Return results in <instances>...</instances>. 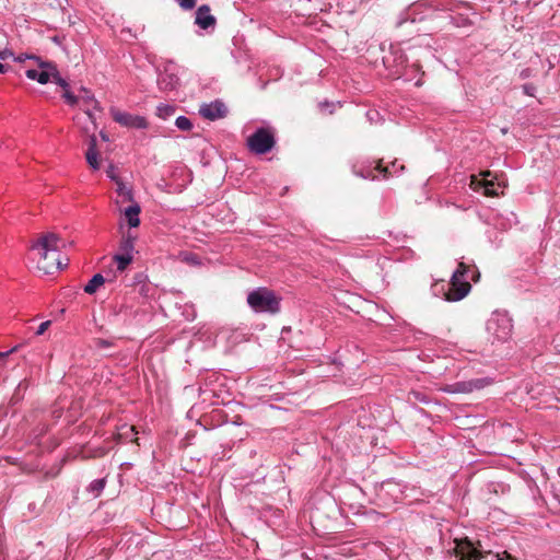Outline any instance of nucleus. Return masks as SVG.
<instances>
[{
  "label": "nucleus",
  "instance_id": "nucleus-1",
  "mask_svg": "<svg viewBox=\"0 0 560 560\" xmlns=\"http://www.w3.org/2000/svg\"><path fill=\"white\" fill-rule=\"evenodd\" d=\"M468 277L474 281H478L480 273L476 267L470 268V266L460 261L453 271L450 281L436 280L431 285L432 294L448 302L460 301L471 290L470 283L466 280Z\"/></svg>",
  "mask_w": 560,
  "mask_h": 560
},
{
  "label": "nucleus",
  "instance_id": "nucleus-2",
  "mask_svg": "<svg viewBox=\"0 0 560 560\" xmlns=\"http://www.w3.org/2000/svg\"><path fill=\"white\" fill-rule=\"evenodd\" d=\"M65 246L63 241L55 233L48 232L42 234L37 241L32 245L33 250H37L42 260H46L49 255L52 256L51 264H44L43 266H38L39 269L44 270L46 275L54 273V270L60 271L68 265V259L66 262H62L59 258L60 247ZM40 260L38 265H40Z\"/></svg>",
  "mask_w": 560,
  "mask_h": 560
},
{
  "label": "nucleus",
  "instance_id": "nucleus-3",
  "mask_svg": "<svg viewBox=\"0 0 560 560\" xmlns=\"http://www.w3.org/2000/svg\"><path fill=\"white\" fill-rule=\"evenodd\" d=\"M405 170L402 164L397 160L393 161L389 165L384 166L382 160L364 159L357 161L352 165V173L363 179H387L395 175L400 174Z\"/></svg>",
  "mask_w": 560,
  "mask_h": 560
},
{
  "label": "nucleus",
  "instance_id": "nucleus-4",
  "mask_svg": "<svg viewBox=\"0 0 560 560\" xmlns=\"http://www.w3.org/2000/svg\"><path fill=\"white\" fill-rule=\"evenodd\" d=\"M382 61L389 75L397 79L402 78L405 81H412V78L408 74L409 69L419 68L418 61L409 63L404 49L394 44H390L388 51L382 57Z\"/></svg>",
  "mask_w": 560,
  "mask_h": 560
},
{
  "label": "nucleus",
  "instance_id": "nucleus-5",
  "mask_svg": "<svg viewBox=\"0 0 560 560\" xmlns=\"http://www.w3.org/2000/svg\"><path fill=\"white\" fill-rule=\"evenodd\" d=\"M279 298L272 290L260 287L247 294V304L255 313H267L275 315L280 312Z\"/></svg>",
  "mask_w": 560,
  "mask_h": 560
},
{
  "label": "nucleus",
  "instance_id": "nucleus-6",
  "mask_svg": "<svg viewBox=\"0 0 560 560\" xmlns=\"http://www.w3.org/2000/svg\"><path fill=\"white\" fill-rule=\"evenodd\" d=\"M469 187L475 191H481L487 197H498L503 194L506 183L500 180L491 171H485L479 175L470 176Z\"/></svg>",
  "mask_w": 560,
  "mask_h": 560
},
{
  "label": "nucleus",
  "instance_id": "nucleus-7",
  "mask_svg": "<svg viewBox=\"0 0 560 560\" xmlns=\"http://www.w3.org/2000/svg\"><path fill=\"white\" fill-rule=\"evenodd\" d=\"M372 419L364 416V420H361V416H358V428L359 432H352V434L358 435L362 443V446H358L360 453H373L380 452L382 448H385L384 443L378 446L380 438L375 434L372 428Z\"/></svg>",
  "mask_w": 560,
  "mask_h": 560
},
{
  "label": "nucleus",
  "instance_id": "nucleus-8",
  "mask_svg": "<svg viewBox=\"0 0 560 560\" xmlns=\"http://www.w3.org/2000/svg\"><path fill=\"white\" fill-rule=\"evenodd\" d=\"M486 329L498 341H506L513 330V322L508 312L494 311L487 320Z\"/></svg>",
  "mask_w": 560,
  "mask_h": 560
},
{
  "label": "nucleus",
  "instance_id": "nucleus-9",
  "mask_svg": "<svg viewBox=\"0 0 560 560\" xmlns=\"http://www.w3.org/2000/svg\"><path fill=\"white\" fill-rule=\"evenodd\" d=\"M276 144V132L271 127H259L247 138L248 149L259 155L272 150Z\"/></svg>",
  "mask_w": 560,
  "mask_h": 560
},
{
  "label": "nucleus",
  "instance_id": "nucleus-10",
  "mask_svg": "<svg viewBox=\"0 0 560 560\" xmlns=\"http://www.w3.org/2000/svg\"><path fill=\"white\" fill-rule=\"evenodd\" d=\"M404 489L405 487L400 482L387 479L380 485L376 494L384 504H390L404 499Z\"/></svg>",
  "mask_w": 560,
  "mask_h": 560
},
{
  "label": "nucleus",
  "instance_id": "nucleus-11",
  "mask_svg": "<svg viewBox=\"0 0 560 560\" xmlns=\"http://www.w3.org/2000/svg\"><path fill=\"white\" fill-rule=\"evenodd\" d=\"M492 383L490 377H478L468 381H459L446 385L443 390L447 394H468L480 390Z\"/></svg>",
  "mask_w": 560,
  "mask_h": 560
},
{
  "label": "nucleus",
  "instance_id": "nucleus-12",
  "mask_svg": "<svg viewBox=\"0 0 560 560\" xmlns=\"http://www.w3.org/2000/svg\"><path fill=\"white\" fill-rule=\"evenodd\" d=\"M421 4L413 3L402 10L396 18L395 26L397 28L407 27L409 33H412L413 25L424 20V15L420 11Z\"/></svg>",
  "mask_w": 560,
  "mask_h": 560
},
{
  "label": "nucleus",
  "instance_id": "nucleus-13",
  "mask_svg": "<svg viewBox=\"0 0 560 560\" xmlns=\"http://www.w3.org/2000/svg\"><path fill=\"white\" fill-rule=\"evenodd\" d=\"M112 117L114 121L119 124L120 126L132 128V129H147L148 121L145 117L140 115H132L127 112H121L119 109L112 108L110 109Z\"/></svg>",
  "mask_w": 560,
  "mask_h": 560
},
{
  "label": "nucleus",
  "instance_id": "nucleus-14",
  "mask_svg": "<svg viewBox=\"0 0 560 560\" xmlns=\"http://www.w3.org/2000/svg\"><path fill=\"white\" fill-rule=\"evenodd\" d=\"M156 83L159 90L162 92L175 91L179 85V78L174 72L173 65L170 63L159 71Z\"/></svg>",
  "mask_w": 560,
  "mask_h": 560
},
{
  "label": "nucleus",
  "instance_id": "nucleus-15",
  "mask_svg": "<svg viewBox=\"0 0 560 560\" xmlns=\"http://www.w3.org/2000/svg\"><path fill=\"white\" fill-rule=\"evenodd\" d=\"M454 551L457 560L483 559L481 551L477 547H475V545L467 538L458 541L454 548Z\"/></svg>",
  "mask_w": 560,
  "mask_h": 560
},
{
  "label": "nucleus",
  "instance_id": "nucleus-16",
  "mask_svg": "<svg viewBox=\"0 0 560 560\" xmlns=\"http://www.w3.org/2000/svg\"><path fill=\"white\" fill-rule=\"evenodd\" d=\"M199 114L209 120H217L223 118L228 114V108L222 101H214L208 104H202L199 108Z\"/></svg>",
  "mask_w": 560,
  "mask_h": 560
},
{
  "label": "nucleus",
  "instance_id": "nucleus-17",
  "mask_svg": "<svg viewBox=\"0 0 560 560\" xmlns=\"http://www.w3.org/2000/svg\"><path fill=\"white\" fill-rule=\"evenodd\" d=\"M195 23L205 31L214 28L217 20L211 14V10L208 4H202L197 9Z\"/></svg>",
  "mask_w": 560,
  "mask_h": 560
},
{
  "label": "nucleus",
  "instance_id": "nucleus-18",
  "mask_svg": "<svg viewBox=\"0 0 560 560\" xmlns=\"http://www.w3.org/2000/svg\"><path fill=\"white\" fill-rule=\"evenodd\" d=\"M78 96L79 102H82V104L85 106V108H83L84 113L92 121H94L95 118L90 108V105H93V109L101 110L100 103L94 98V95L91 93V91L83 86L80 89V95Z\"/></svg>",
  "mask_w": 560,
  "mask_h": 560
},
{
  "label": "nucleus",
  "instance_id": "nucleus-19",
  "mask_svg": "<svg viewBox=\"0 0 560 560\" xmlns=\"http://www.w3.org/2000/svg\"><path fill=\"white\" fill-rule=\"evenodd\" d=\"M97 145V139L94 133L89 136L88 139V150L85 152L86 162L93 170L100 168V160H98V152L96 149Z\"/></svg>",
  "mask_w": 560,
  "mask_h": 560
},
{
  "label": "nucleus",
  "instance_id": "nucleus-20",
  "mask_svg": "<svg viewBox=\"0 0 560 560\" xmlns=\"http://www.w3.org/2000/svg\"><path fill=\"white\" fill-rule=\"evenodd\" d=\"M39 69H28L26 70L25 72V75L30 79V80H34V81H37L38 83L40 84H46L50 81L51 79V74L50 72H52V70L50 69V67H38Z\"/></svg>",
  "mask_w": 560,
  "mask_h": 560
},
{
  "label": "nucleus",
  "instance_id": "nucleus-21",
  "mask_svg": "<svg viewBox=\"0 0 560 560\" xmlns=\"http://www.w3.org/2000/svg\"><path fill=\"white\" fill-rule=\"evenodd\" d=\"M352 104H355L354 116L357 118L365 117L370 124H376L381 120V115L378 110L374 108L365 109L360 104H357V101L353 97Z\"/></svg>",
  "mask_w": 560,
  "mask_h": 560
},
{
  "label": "nucleus",
  "instance_id": "nucleus-22",
  "mask_svg": "<svg viewBox=\"0 0 560 560\" xmlns=\"http://www.w3.org/2000/svg\"><path fill=\"white\" fill-rule=\"evenodd\" d=\"M43 66L44 67H50V69L52 70V72H50V74H51V79L50 80H52L57 85H59L63 90V92L66 90H69L68 81L60 75V73H59L55 62H52V61H40L39 67H43Z\"/></svg>",
  "mask_w": 560,
  "mask_h": 560
},
{
  "label": "nucleus",
  "instance_id": "nucleus-23",
  "mask_svg": "<svg viewBox=\"0 0 560 560\" xmlns=\"http://www.w3.org/2000/svg\"><path fill=\"white\" fill-rule=\"evenodd\" d=\"M141 208L138 203H133L125 209V217L127 219L128 225L130 228H137L140 224V214Z\"/></svg>",
  "mask_w": 560,
  "mask_h": 560
},
{
  "label": "nucleus",
  "instance_id": "nucleus-24",
  "mask_svg": "<svg viewBox=\"0 0 560 560\" xmlns=\"http://www.w3.org/2000/svg\"><path fill=\"white\" fill-rule=\"evenodd\" d=\"M7 459H11L9 463L12 465H20L23 470L27 472H35V471H43V468H39V463H37L33 457H31L32 463H26L24 460H21L20 457H5Z\"/></svg>",
  "mask_w": 560,
  "mask_h": 560
},
{
  "label": "nucleus",
  "instance_id": "nucleus-25",
  "mask_svg": "<svg viewBox=\"0 0 560 560\" xmlns=\"http://www.w3.org/2000/svg\"><path fill=\"white\" fill-rule=\"evenodd\" d=\"M106 279L103 277L102 273H95L90 281L84 285V292L88 294H94L97 289L104 284Z\"/></svg>",
  "mask_w": 560,
  "mask_h": 560
},
{
  "label": "nucleus",
  "instance_id": "nucleus-26",
  "mask_svg": "<svg viewBox=\"0 0 560 560\" xmlns=\"http://www.w3.org/2000/svg\"><path fill=\"white\" fill-rule=\"evenodd\" d=\"M352 513L355 515H364L372 521H376L380 514L374 509H368L362 502L358 503L357 509L354 510V505L352 504Z\"/></svg>",
  "mask_w": 560,
  "mask_h": 560
},
{
  "label": "nucleus",
  "instance_id": "nucleus-27",
  "mask_svg": "<svg viewBox=\"0 0 560 560\" xmlns=\"http://www.w3.org/2000/svg\"><path fill=\"white\" fill-rule=\"evenodd\" d=\"M176 106L175 105H170V104H160L158 107H156V115L158 117H160L161 119H168L170 117H172L175 112H176Z\"/></svg>",
  "mask_w": 560,
  "mask_h": 560
},
{
  "label": "nucleus",
  "instance_id": "nucleus-28",
  "mask_svg": "<svg viewBox=\"0 0 560 560\" xmlns=\"http://www.w3.org/2000/svg\"><path fill=\"white\" fill-rule=\"evenodd\" d=\"M408 399L410 401H419L424 405H429L433 401V398L431 396L421 390H411L408 395Z\"/></svg>",
  "mask_w": 560,
  "mask_h": 560
},
{
  "label": "nucleus",
  "instance_id": "nucleus-29",
  "mask_svg": "<svg viewBox=\"0 0 560 560\" xmlns=\"http://www.w3.org/2000/svg\"><path fill=\"white\" fill-rule=\"evenodd\" d=\"M113 259L117 264V270L124 271L126 267L132 261V255L116 254Z\"/></svg>",
  "mask_w": 560,
  "mask_h": 560
},
{
  "label": "nucleus",
  "instance_id": "nucleus-30",
  "mask_svg": "<svg viewBox=\"0 0 560 560\" xmlns=\"http://www.w3.org/2000/svg\"><path fill=\"white\" fill-rule=\"evenodd\" d=\"M106 480L105 478L94 479L88 487L89 492L94 494V497L100 495V493L105 488Z\"/></svg>",
  "mask_w": 560,
  "mask_h": 560
},
{
  "label": "nucleus",
  "instance_id": "nucleus-31",
  "mask_svg": "<svg viewBox=\"0 0 560 560\" xmlns=\"http://www.w3.org/2000/svg\"><path fill=\"white\" fill-rule=\"evenodd\" d=\"M341 103L338 101V102H329V101H324V102H320L318 104V108L322 113H328V114H332L336 109V107H341Z\"/></svg>",
  "mask_w": 560,
  "mask_h": 560
},
{
  "label": "nucleus",
  "instance_id": "nucleus-32",
  "mask_svg": "<svg viewBox=\"0 0 560 560\" xmlns=\"http://www.w3.org/2000/svg\"><path fill=\"white\" fill-rule=\"evenodd\" d=\"M175 126L183 131H189L192 128L191 120L186 116H178L175 120Z\"/></svg>",
  "mask_w": 560,
  "mask_h": 560
},
{
  "label": "nucleus",
  "instance_id": "nucleus-33",
  "mask_svg": "<svg viewBox=\"0 0 560 560\" xmlns=\"http://www.w3.org/2000/svg\"><path fill=\"white\" fill-rule=\"evenodd\" d=\"M135 291H137L140 296L147 299V298L151 296L153 288L148 279L145 282H143L141 285H139L137 289H135Z\"/></svg>",
  "mask_w": 560,
  "mask_h": 560
},
{
  "label": "nucleus",
  "instance_id": "nucleus-34",
  "mask_svg": "<svg viewBox=\"0 0 560 560\" xmlns=\"http://www.w3.org/2000/svg\"><path fill=\"white\" fill-rule=\"evenodd\" d=\"M148 280V276L144 272H137L133 275L131 282L128 284L129 287H132L133 290L137 289L139 285H141L143 282Z\"/></svg>",
  "mask_w": 560,
  "mask_h": 560
},
{
  "label": "nucleus",
  "instance_id": "nucleus-35",
  "mask_svg": "<svg viewBox=\"0 0 560 560\" xmlns=\"http://www.w3.org/2000/svg\"><path fill=\"white\" fill-rule=\"evenodd\" d=\"M120 250L122 252L121 254L131 255L133 250V238L131 236H128L121 241Z\"/></svg>",
  "mask_w": 560,
  "mask_h": 560
},
{
  "label": "nucleus",
  "instance_id": "nucleus-36",
  "mask_svg": "<svg viewBox=\"0 0 560 560\" xmlns=\"http://www.w3.org/2000/svg\"><path fill=\"white\" fill-rule=\"evenodd\" d=\"M409 77L412 78V80L420 74V77L416 80L415 85L420 88L423 84V81L421 77L424 74V72L421 70V65L419 63V68L416 67V69H409L408 71Z\"/></svg>",
  "mask_w": 560,
  "mask_h": 560
},
{
  "label": "nucleus",
  "instance_id": "nucleus-37",
  "mask_svg": "<svg viewBox=\"0 0 560 560\" xmlns=\"http://www.w3.org/2000/svg\"><path fill=\"white\" fill-rule=\"evenodd\" d=\"M62 98L70 106H75L77 104H79V96L74 95L70 90H66L62 93Z\"/></svg>",
  "mask_w": 560,
  "mask_h": 560
},
{
  "label": "nucleus",
  "instance_id": "nucleus-38",
  "mask_svg": "<svg viewBox=\"0 0 560 560\" xmlns=\"http://www.w3.org/2000/svg\"><path fill=\"white\" fill-rule=\"evenodd\" d=\"M28 59L35 60L38 66H39L40 61H44L40 57L35 56V55H28V54H20L19 56L14 57V60L20 63H22Z\"/></svg>",
  "mask_w": 560,
  "mask_h": 560
},
{
  "label": "nucleus",
  "instance_id": "nucleus-39",
  "mask_svg": "<svg viewBox=\"0 0 560 560\" xmlns=\"http://www.w3.org/2000/svg\"><path fill=\"white\" fill-rule=\"evenodd\" d=\"M95 347L97 349H107V348H112L114 346V341L112 340H108V339H103V338H97L95 339Z\"/></svg>",
  "mask_w": 560,
  "mask_h": 560
},
{
  "label": "nucleus",
  "instance_id": "nucleus-40",
  "mask_svg": "<svg viewBox=\"0 0 560 560\" xmlns=\"http://www.w3.org/2000/svg\"><path fill=\"white\" fill-rule=\"evenodd\" d=\"M27 386H28L27 380L21 381L15 388L14 397H16L18 399L22 398V396H23L22 392L26 390Z\"/></svg>",
  "mask_w": 560,
  "mask_h": 560
},
{
  "label": "nucleus",
  "instance_id": "nucleus-41",
  "mask_svg": "<svg viewBox=\"0 0 560 560\" xmlns=\"http://www.w3.org/2000/svg\"><path fill=\"white\" fill-rule=\"evenodd\" d=\"M523 93L527 96H535L536 86L533 83H525L522 85Z\"/></svg>",
  "mask_w": 560,
  "mask_h": 560
},
{
  "label": "nucleus",
  "instance_id": "nucleus-42",
  "mask_svg": "<svg viewBox=\"0 0 560 560\" xmlns=\"http://www.w3.org/2000/svg\"><path fill=\"white\" fill-rule=\"evenodd\" d=\"M365 353L358 347L355 346L354 349H352V360L355 359L360 362H365Z\"/></svg>",
  "mask_w": 560,
  "mask_h": 560
},
{
  "label": "nucleus",
  "instance_id": "nucleus-43",
  "mask_svg": "<svg viewBox=\"0 0 560 560\" xmlns=\"http://www.w3.org/2000/svg\"><path fill=\"white\" fill-rule=\"evenodd\" d=\"M178 5L184 10H191L196 5V0H177Z\"/></svg>",
  "mask_w": 560,
  "mask_h": 560
},
{
  "label": "nucleus",
  "instance_id": "nucleus-44",
  "mask_svg": "<svg viewBox=\"0 0 560 560\" xmlns=\"http://www.w3.org/2000/svg\"><path fill=\"white\" fill-rule=\"evenodd\" d=\"M50 324H51V322H50V320L43 322V323L38 326V328L36 329L35 335H36V336H40V335H43V334L46 331V329L50 326Z\"/></svg>",
  "mask_w": 560,
  "mask_h": 560
},
{
  "label": "nucleus",
  "instance_id": "nucleus-45",
  "mask_svg": "<svg viewBox=\"0 0 560 560\" xmlns=\"http://www.w3.org/2000/svg\"><path fill=\"white\" fill-rule=\"evenodd\" d=\"M63 460L60 462L59 466L58 467H54L49 470H46L44 471V476L45 477H55L59 474L60 469H61V464H62Z\"/></svg>",
  "mask_w": 560,
  "mask_h": 560
},
{
  "label": "nucleus",
  "instance_id": "nucleus-46",
  "mask_svg": "<svg viewBox=\"0 0 560 560\" xmlns=\"http://www.w3.org/2000/svg\"><path fill=\"white\" fill-rule=\"evenodd\" d=\"M128 310H129V307L127 305H125V304L115 305L114 308H113V314L115 316H118L121 313H126Z\"/></svg>",
  "mask_w": 560,
  "mask_h": 560
},
{
  "label": "nucleus",
  "instance_id": "nucleus-47",
  "mask_svg": "<svg viewBox=\"0 0 560 560\" xmlns=\"http://www.w3.org/2000/svg\"><path fill=\"white\" fill-rule=\"evenodd\" d=\"M354 295L355 294L352 292V305H357L358 306V304H363V305H365L368 307H373V305H371L369 302L362 300L360 295H357L355 300H354L353 299Z\"/></svg>",
  "mask_w": 560,
  "mask_h": 560
},
{
  "label": "nucleus",
  "instance_id": "nucleus-48",
  "mask_svg": "<svg viewBox=\"0 0 560 560\" xmlns=\"http://www.w3.org/2000/svg\"><path fill=\"white\" fill-rule=\"evenodd\" d=\"M533 75V69L530 68H524L520 71V79L525 80Z\"/></svg>",
  "mask_w": 560,
  "mask_h": 560
},
{
  "label": "nucleus",
  "instance_id": "nucleus-49",
  "mask_svg": "<svg viewBox=\"0 0 560 560\" xmlns=\"http://www.w3.org/2000/svg\"><path fill=\"white\" fill-rule=\"evenodd\" d=\"M10 57H14V54L12 52V50L5 48L3 50L0 51V59L1 60H5Z\"/></svg>",
  "mask_w": 560,
  "mask_h": 560
},
{
  "label": "nucleus",
  "instance_id": "nucleus-50",
  "mask_svg": "<svg viewBox=\"0 0 560 560\" xmlns=\"http://www.w3.org/2000/svg\"><path fill=\"white\" fill-rule=\"evenodd\" d=\"M358 494L364 495V491L362 490L361 487L352 483V499L357 498Z\"/></svg>",
  "mask_w": 560,
  "mask_h": 560
},
{
  "label": "nucleus",
  "instance_id": "nucleus-51",
  "mask_svg": "<svg viewBox=\"0 0 560 560\" xmlns=\"http://www.w3.org/2000/svg\"><path fill=\"white\" fill-rule=\"evenodd\" d=\"M185 260L188 261V262H191V264H199V258L195 254H187L185 256Z\"/></svg>",
  "mask_w": 560,
  "mask_h": 560
},
{
  "label": "nucleus",
  "instance_id": "nucleus-52",
  "mask_svg": "<svg viewBox=\"0 0 560 560\" xmlns=\"http://www.w3.org/2000/svg\"><path fill=\"white\" fill-rule=\"evenodd\" d=\"M498 560H516L511 553L504 551L502 555H498Z\"/></svg>",
  "mask_w": 560,
  "mask_h": 560
},
{
  "label": "nucleus",
  "instance_id": "nucleus-53",
  "mask_svg": "<svg viewBox=\"0 0 560 560\" xmlns=\"http://www.w3.org/2000/svg\"><path fill=\"white\" fill-rule=\"evenodd\" d=\"M16 349H18V347H14V348L10 349L9 351L0 352V358H4V357L9 355L10 353L15 352Z\"/></svg>",
  "mask_w": 560,
  "mask_h": 560
},
{
  "label": "nucleus",
  "instance_id": "nucleus-54",
  "mask_svg": "<svg viewBox=\"0 0 560 560\" xmlns=\"http://www.w3.org/2000/svg\"><path fill=\"white\" fill-rule=\"evenodd\" d=\"M8 70H9V66L0 62V73H5V72H8Z\"/></svg>",
  "mask_w": 560,
  "mask_h": 560
},
{
  "label": "nucleus",
  "instance_id": "nucleus-55",
  "mask_svg": "<svg viewBox=\"0 0 560 560\" xmlns=\"http://www.w3.org/2000/svg\"><path fill=\"white\" fill-rule=\"evenodd\" d=\"M51 39H52V42H54V43H56L57 45H60V43H61L60 37H59V36H57V35H56V36H54Z\"/></svg>",
  "mask_w": 560,
  "mask_h": 560
},
{
  "label": "nucleus",
  "instance_id": "nucleus-56",
  "mask_svg": "<svg viewBox=\"0 0 560 560\" xmlns=\"http://www.w3.org/2000/svg\"><path fill=\"white\" fill-rule=\"evenodd\" d=\"M351 257H359V258H360V257H361V255H360L357 250H354V248L352 247V254H351Z\"/></svg>",
  "mask_w": 560,
  "mask_h": 560
},
{
  "label": "nucleus",
  "instance_id": "nucleus-57",
  "mask_svg": "<svg viewBox=\"0 0 560 560\" xmlns=\"http://www.w3.org/2000/svg\"><path fill=\"white\" fill-rule=\"evenodd\" d=\"M370 264H371V267H372L373 269H377L378 264H377L376 261L371 260V261H370Z\"/></svg>",
  "mask_w": 560,
  "mask_h": 560
},
{
  "label": "nucleus",
  "instance_id": "nucleus-58",
  "mask_svg": "<svg viewBox=\"0 0 560 560\" xmlns=\"http://www.w3.org/2000/svg\"><path fill=\"white\" fill-rule=\"evenodd\" d=\"M101 137L103 140L107 141L108 140V137L105 132L101 131Z\"/></svg>",
  "mask_w": 560,
  "mask_h": 560
},
{
  "label": "nucleus",
  "instance_id": "nucleus-59",
  "mask_svg": "<svg viewBox=\"0 0 560 560\" xmlns=\"http://www.w3.org/2000/svg\"><path fill=\"white\" fill-rule=\"evenodd\" d=\"M485 455H500V456H503L504 454L503 453H491V452H488Z\"/></svg>",
  "mask_w": 560,
  "mask_h": 560
},
{
  "label": "nucleus",
  "instance_id": "nucleus-60",
  "mask_svg": "<svg viewBox=\"0 0 560 560\" xmlns=\"http://www.w3.org/2000/svg\"><path fill=\"white\" fill-rule=\"evenodd\" d=\"M5 428H7V424L3 425L2 430H1V434L3 435L5 433Z\"/></svg>",
  "mask_w": 560,
  "mask_h": 560
},
{
  "label": "nucleus",
  "instance_id": "nucleus-61",
  "mask_svg": "<svg viewBox=\"0 0 560 560\" xmlns=\"http://www.w3.org/2000/svg\"><path fill=\"white\" fill-rule=\"evenodd\" d=\"M352 312H355L357 314H360V313H361V310H360V308H358V310H353V308H352Z\"/></svg>",
  "mask_w": 560,
  "mask_h": 560
},
{
  "label": "nucleus",
  "instance_id": "nucleus-62",
  "mask_svg": "<svg viewBox=\"0 0 560 560\" xmlns=\"http://www.w3.org/2000/svg\"><path fill=\"white\" fill-rule=\"evenodd\" d=\"M355 49H357L358 52L363 50V48H359V47H355Z\"/></svg>",
  "mask_w": 560,
  "mask_h": 560
},
{
  "label": "nucleus",
  "instance_id": "nucleus-63",
  "mask_svg": "<svg viewBox=\"0 0 560 560\" xmlns=\"http://www.w3.org/2000/svg\"><path fill=\"white\" fill-rule=\"evenodd\" d=\"M129 430L135 432V427H130Z\"/></svg>",
  "mask_w": 560,
  "mask_h": 560
},
{
  "label": "nucleus",
  "instance_id": "nucleus-64",
  "mask_svg": "<svg viewBox=\"0 0 560 560\" xmlns=\"http://www.w3.org/2000/svg\"><path fill=\"white\" fill-rule=\"evenodd\" d=\"M107 173H109V171H108ZM108 176H109L110 178H115V177H114V175H112V174H108Z\"/></svg>",
  "mask_w": 560,
  "mask_h": 560
}]
</instances>
